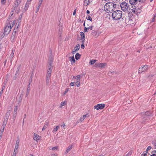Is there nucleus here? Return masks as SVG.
Here are the masks:
<instances>
[{
    "label": "nucleus",
    "mask_w": 156,
    "mask_h": 156,
    "mask_svg": "<svg viewBox=\"0 0 156 156\" xmlns=\"http://www.w3.org/2000/svg\"><path fill=\"white\" fill-rule=\"evenodd\" d=\"M120 6L122 10L124 12L129 11L130 10L134 12L135 11V8H133V6L129 5V4L126 2H122Z\"/></svg>",
    "instance_id": "f257e3e1"
},
{
    "label": "nucleus",
    "mask_w": 156,
    "mask_h": 156,
    "mask_svg": "<svg viewBox=\"0 0 156 156\" xmlns=\"http://www.w3.org/2000/svg\"><path fill=\"white\" fill-rule=\"evenodd\" d=\"M116 6V4L109 2L105 4L104 6V8L105 11L108 13H111L115 10Z\"/></svg>",
    "instance_id": "f03ea898"
},
{
    "label": "nucleus",
    "mask_w": 156,
    "mask_h": 156,
    "mask_svg": "<svg viewBox=\"0 0 156 156\" xmlns=\"http://www.w3.org/2000/svg\"><path fill=\"white\" fill-rule=\"evenodd\" d=\"M48 57V72L46 75V77H50L51 73L53 69L52 62L53 58L52 55L51 54L49 55Z\"/></svg>",
    "instance_id": "7ed1b4c3"
},
{
    "label": "nucleus",
    "mask_w": 156,
    "mask_h": 156,
    "mask_svg": "<svg viewBox=\"0 0 156 156\" xmlns=\"http://www.w3.org/2000/svg\"><path fill=\"white\" fill-rule=\"evenodd\" d=\"M122 12L121 11L117 10L112 14V16L114 20H119L122 17Z\"/></svg>",
    "instance_id": "20e7f679"
},
{
    "label": "nucleus",
    "mask_w": 156,
    "mask_h": 156,
    "mask_svg": "<svg viewBox=\"0 0 156 156\" xmlns=\"http://www.w3.org/2000/svg\"><path fill=\"white\" fill-rule=\"evenodd\" d=\"M149 68V66L147 65H145L144 66H142L141 67H140L139 69V73H142L143 72L146 71Z\"/></svg>",
    "instance_id": "39448f33"
},
{
    "label": "nucleus",
    "mask_w": 156,
    "mask_h": 156,
    "mask_svg": "<svg viewBox=\"0 0 156 156\" xmlns=\"http://www.w3.org/2000/svg\"><path fill=\"white\" fill-rule=\"evenodd\" d=\"M92 20H85L83 24V25L85 26V25L86 26H89V27H88V29H90L91 30H92V27L91 26L92 23Z\"/></svg>",
    "instance_id": "423d86ee"
},
{
    "label": "nucleus",
    "mask_w": 156,
    "mask_h": 156,
    "mask_svg": "<svg viewBox=\"0 0 156 156\" xmlns=\"http://www.w3.org/2000/svg\"><path fill=\"white\" fill-rule=\"evenodd\" d=\"M150 113L148 112H143L141 114L142 118L146 120L149 119V117L150 116Z\"/></svg>",
    "instance_id": "0eeeda50"
},
{
    "label": "nucleus",
    "mask_w": 156,
    "mask_h": 156,
    "mask_svg": "<svg viewBox=\"0 0 156 156\" xmlns=\"http://www.w3.org/2000/svg\"><path fill=\"white\" fill-rule=\"evenodd\" d=\"M11 29V27H9L7 25H6L4 29V31L3 33L4 35H8Z\"/></svg>",
    "instance_id": "6e6552de"
},
{
    "label": "nucleus",
    "mask_w": 156,
    "mask_h": 156,
    "mask_svg": "<svg viewBox=\"0 0 156 156\" xmlns=\"http://www.w3.org/2000/svg\"><path fill=\"white\" fill-rule=\"evenodd\" d=\"M105 105L104 104H98L94 106V108L97 110L102 109L105 107Z\"/></svg>",
    "instance_id": "1a4fd4ad"
},
{
    "label": "nucleus",
    "mask_w": 156,
    "mask_h": 156,
    "mask_svg": "<svg viewBox=\"0 0 156 156\" xmlns=\"http://www.w3.org/2000/svg\"><path fill=\"white\" fill-rule=\"evenodd\" d=\"M21 0H16V1L14 2V8L15 10L17 9V7L20 3Z\"/></svg>",
    "instance_id": "9d476101"
},
{
    "label": "nucleus",
    "mask_w": 156,
    "mask_h": 156,
    "mask_svg": "<svg viewBox=\"0 0 156 156\" xmlns=\"http://www.w3.org/2000/svg\"><path fill=\"white\" fill-rule=\"evenodd\" d=\"M80 45L79 44H77L74 48L73 51L72 53L73 54H75L76 51H77L80 49Z\"/></svg>",
    "instance_id": "9b49d317"
},
{
    "label": "nucleus",
    "mask_w": 156,
    "mask_h": 156,
    "mask_svg": "<svg viewBox=\"0 0 156 156\" xmlns=\"http://www.w3.org/2000/svg\"><path fill=\"white\" fill-rule=\"evenodd\" d=\"M15 23V20H11L8 23H7L6 25L12 28V27H13Z\"/></svg>",
    "instance_id": "f8f14e48"
},
{
    "label": "nucleus",
    "mask_w": 156,
    "mask_h": 156,
    "mask_svg": "<svg viewBox=\"0 0 156 156\" xmlns=\"http://www.w3.org/2000/svg\"><path fill=\"white\" fill-rule=\"evenodd\" d=\"M95 65L96 67H98L102 68L105 66L106 65V64L103 63H96Z\"/></svg>",
    "instance_id": "ddd939ff"
},
{
    "label": "nucleus",
    "mask_w": 156,
    "mask_h": 156,
    "mask_svg": "<svg viewBox=\"0 0 156 156\" xmlns=\"http://www.w3.org/2000/svg\"><path fill=\"white\" fill-rule=\"evenodd\" d=\"M34 137L33 138L36 141H37L38 140H39L41 137V136L35 133H34Z\"/></svg>",
    "instance_id": "4468645a"
},
{
    "label": "nucleus",
    "mask_w": 156,
    "mask_h": 156,
    "mask_svg": "<svg viewBox=\"0 0 156 156\" xmlns=\"http://www.w3.org/2000/svg\"><path fill=\"white\" fill-rule=\"evenodd\" d=\"M15 30H16V29H14V30H13V33L12 34V35L11 37V39L13 41L15 39V37L16 33V31Z\"/></svg>",
    "instance_id": "2eb2a0df"
},
{
    "label": "nucleus",
    "mask_w": 156,
    "mask_h": 156,
    "mask_svg": "<svg viewBox=\"0 0 156 156\" xmlns=\"http://www.w3.org/2000/svg\"><path fill=\"white\" fill-rule=\"evenodd\" d=\"M138 0H129V2L130 4L131 5H134L136 4Z\"/></svg>",
    "instance_id": "dca6fc26"
},
{
    "label": "nucleus",
    "mask_w": 156,
    "mask_h": 156,
    "mask_svg": "<svg viewBox=\"0 0 156 156\" xmlns=\"http://www.w3.org/2000/svg\"><path fill=\"white\" fill-rule=\"evenodd\" d=\"M69 58H70L69 60L71 62V63L72 64H73L75 62V60L74 59V57L73 56L72 57H70Z\"/></svg>",
    "instance_id": "f3484780"
},
{
    "label": "nucleus",
    "mask_w": 156,
    "mask_h": 156,
    "mask_svg": "<svg viewBox=\"0 0 156 156\" xmlns=\"http://www.w3.org/2000/svg\"><path fill=\"white\" fill-rule=\"evenodd\" d=\"M92 2L91 0H85L84 4V5H87L90 4Z\"/></svg>",
    "instance_id": "a211bd4d"
},
{
    "label": "nucleus",
    "mask_w": 156,
    "mask_h": 156,
    "mask_svg": "<svg viewBox=\"0 0 156 156\" xmlns=\"http://www.w3.org/2000/svg\"><path fill=\"white\" fill-rule=\"evenodd\" d=\"M49 123L48 122H46L45 124L42 129L43 131L45 129H46L48 126Z\"/></svg>",
    "instance_id": "6ab92c4d"
},
{
    "label": "nucleus",
    "mask_w": 156,
    "mask_h": 156,
    "mask_svg": "<svg viewBox=\"0 0 156 156\" xmlns=\"http://www.w3.org/2000/svg\"><path fill=\"white\" fill-rule=\"evenodd\" d=\"M87 117V115H84L81 118H80V119L79 120V122H82L84 119Z\"/></svg>",
    "instance_id": "aec40b11"
},
{
    "label": "nucleus",
    "mask_w": 156,
    "mask_h": 156,
    "mask_svg": "<svg viewBox=\"0 0 156 156\" xmlns=\"http://www.w3.org/2000/svg\"><path fill=\"white\" fill-rule=\"evenodd\" d=\"M72 146L71 145L70 146H69L66 149V151L65 152V154L67 153L70 150H71L72 148Z\"/></svg>",
    "instance_id": "412c9836"
},
{
    "label": "nucleus",
    "mask_w": 156,
    "mask_h": 156,
    "mask_svg": "<svg viewBox=\"0 0 156 156\" xmlns=\"http://www.w3.org/2000/svg\"><path fill=\"white\" fill-rule=\"evenodd\" d=\"M30 4H29V3H26V4H25V7H24V9L25 10V11H26L27 10Z\"/></svg>",
    "instance_id": "4be33fe9"
},
{
    "label": "nucleus",
    "mask_w": 156,
    "mask_h": 156,
    "mask_svg": "<svg viewBox=\"0 0 156 156\" xmlns=\"http://www.w3.org/2000/svg\"><path fill=\"white\" fill-rule=\"evenodd\" d=\"M59 128V126H57L55 128H54L52 130V132L53 133H55L56 131H57L58 129Z\"/></svg>",
    "instance_id": "5701e85b"
},
{
    "label": "nucleus",
    "mask_w": 156,
    "mask_h": 156,
    "mask_svg": "<svg viewBox=\"0 0 156 156\" xmlns=\"http://www.w3.org/2000/svg\"><path fill=\"white\" fill-rule=\"evenodd\" d=\"M80 75H78L76 76H73V77L75 79H76L77 80H80Z\"/></svg>",
    "instance_id": "b1692460"
},
{
    "label": "nucleus",
    "mask_w": 156,
    "mask_h": 156,
    "mask_svg": "<svg viewBox=\"0 0 156 156\" xmlns=\"http://www.w3.org/2000/svg\"><path fill=\"white\" fill-rule=\"evenodd\" d=\"M80 55L78 53H77L75 55V58L76 60L78 59L80 57Z\"/></svg>",
    "instance_id": "393cba45"
},
{
    "label": "nucleus",
    "mask_w": 156,
    "mask_h": 156,
    "mask_svg": "<svg viewBox=\"0 0 156 156\" xmlns=\"http://www.w3.org/2000/svg\"><path fill=\"white\" fill-rule=\"evenodd\" d=\"M80 80H78L76 82V85L77 87H79L80 85Z\"/></svg>",
    "instance_id": "a878e982"
},
{
    "label": "nucleus",
    "mask_w": 156,
    "mask_h": 156,
    "mask_svg": "<svg viewBox=\"0 0 156 156\" xmlns=\"http://www.w3.org/2000/svg\"><path fill=\"white\" fill-rule=\"evenodd\" d=\"M96 61L97 60H92L90 61L89 63L90 64L92 65L94 64Z\"/></svg>",
    "instance_id": "bb28decb"
},
{
    "label": "nucleus",
    "mask_w": 156,
    "mask_h": 156,
    "mask_svg": "<svg viewBox=\"0 0 156 156\" xmlns=\"http://www.w3.org/2000/svg\"><path fill=\"white\" fill-rule=\"evenodd\" d=\"M80 34L81 35V38H85L84 34L83 33V32H80Z\"/></svg>",
    "instance_id": "cd10ccee"
},
{
    "label": "nucleus",
    "mask_w": 156,
    "mask_h": 156,
    "mask_svg": "<svg viewBox=\"0 0 156 156\" xmlns=\"http://www.w3.org/2000/svg\"><path fill=\"white\" fill-rule=\"evenodd\" d=\"M30 89V87L29 88L28 87V88H27V92H26V97H27L28 96V95L29 94Z\"/></svg>",
    "instance_id": "c85d7f7f"
},
{
    "label": "nucleus",
    "mask_w": 156,
    "mask_h": 156,
    "mask_svg": "<svg viewBox=\"0 0 156 156\" xmlns=\"http://www.w3.org/2000/svg\"><path fill=\"white\" fill-rule=\"evenodd\" d=\"M32 76H31L29 80V83L28 85V87L29 88H30V83L32 82Z\"/></svg>",
    "instance_id": "c756f323"
},
{
    "label": "nucleus",
    "mask_w": 156,
    "mask_h": 156,
    "mask_svg": "<svg viewBox=\"0 0 156 156\" xmlns=\"http://www.w3.org/2000/svg\"><path fill=\"white\" fill-rule=\"evenodd\" d=\"M50 77H46V84L48 85V84L49 82V80Z\"/></svg>",
    "instance_id": "7c9ffc66"
},
{
    "label": "nucleus",
    "mask_w": 156,
    "mask_h": 156,
    "mask_svg": "<svg viewBox=\"0 0 156 156\" xmlns=\"http://www.w3.org/2000/svg\"><path fill=\"white\" fill-rule=\"evenodd\" d=\"M17 150H14V152L12 156H16V154L17 153Z\"/></svg>",
    "instance_id": "2f4dec72"
},
{
    "label": "nucleus",
    "mask_w": 156,
    "mask_h": 156,
    "mask_svg": "<svg viewBox=\"0 0 156 156\" xmlns=\"http://www.w3.org/2000/svg\"><path fill=\"white\" fill-rule=\"evenodd\" d=\"M66 104V103L64 101L63 102H62L60 105V107L61 108L62 107V106H64Z\"/></svg>",
    "instance_id": "473e14b6"
},
{
    "label": "nucleus",
    "mask_w": 156,
    "mask_h": 156,
    "mask_svg": "<svg viewBox=\"0 0 156 156\" xmlns=\"http://www.w3.org/2000/svg\"><path fill=\"white\" fill-rule=\"evenodd\" d=\"M58 147H51L50 148V149H51L52 150H56L57 149Z\"/></svg>",
    "instance_id": "72a5a7b5"
},
{
    "label": "nucleus",
    "mask_w": 156,
    "mask_h": 156,
    "mask_svg": "<svg viewBox=\"0 0 156 156\" xmlns=\"http://www.w3.org/2000/svg\"><path fill=\"white\" fill-rule=\"evenodd\" d=\"M17 106H16L14 108V113H13L15 114H17Z\"/></svg>",
    "instance_id": "f704fd0d"
},
{
    "label": "nucleus",
    "mask_w": 156,
    "mask_h": 156,
    "mask_svg": "<svg viewBox=\"0 0 156 156\" xmlns=\"http://www.w3.org/2000/svg\"><path fill=\"white\" fill-rule=\"evenodd\" d=\"M59 32L60 34H61L62 32V25H61L60 26Z\"/></svg>",
    "instance_id": "c9c22d12"
},
{
    "label": "nucleus",
    "mask_w": 156,
    "mask_h": 156,
    "mask_svg": "<svg viewBox=\"0 0 156 156\" xmlns=\"http://www.w3.org/2000/svg\"><path fill=\"white\" fill-rule=\"evenodd\" d=\"M8 120H5V119H4V121L3 122V124L5 125H6L7 122Z\"/></svg>",
    "instance_id": "e433bc0d"
},
{
    "label": "nucleus",
    "mask_w": 156,
    "mask_h": 156,
    "mask_svg": "<svg viewBox=\"0 0 156 156\" xmlns=\"http://www.w3.org/2000/svg\"><path fill=\"white\" fill-rule=\"evenodd\" d=\"M18 147H19V144H16L14 150H17Z\"/></svg>",
    "instance_id": "4c0bfd02"
},
{
    "label": "nucleus",
    "mask_w": 156,
    "mask_h": 156,
    "mask_svg": "<svg viewBox=\"0 0 156 156\" xmlns=\"http://www.w3.org/2000/svg\"><path fill=\"white\" fill-rule=\"evenodd\" d=\"M69 90V88H67L66 89L65 91L64 92V93L63 94V95H65V94L68 92Z\"/></svg>",
    "instance_id": "58836bf2"
},
{
    "label": "nucleus",
    "mask_w": 156,
    "mask_h": 156,
    "mask_svg": "<svg viewBox=\"0 0 156 156\" xmlns=\"http://www.w3.org/2000/svg\"><path fill=\"white\" fill-rule=\"evenodd\" d=\"M132 152L131 151H130L126 155V156H129L132 154Z\"/></svg>",
    "instance_id": "ea45409f"
},
{
    "label": "nucleus",
    "mask_w": 156,
    "mask_h": 156,
    "mask_svg": "<svg viewBox=\"0 0 156 156\" xmlns=\"http://www.w3.org/2000/svg\"><path fill=\"white\" fill-rule=\"evenodd\" d=\"M86 19L87 20H92V18L89 15L87 16L86 17Z\"/></svg>",
    "instance_id": "a19ab883"
},
{
    "label": "nucleus",
    "mask_w": 156,
    "mask_h": 156,
    "mask_svg": "<svg viewBox=\"0 0 156 156\" xmlns=\"http://www.w3.org/2000/svg\"><path fill=\"white\" fill-rule=\"evenodd\" d=\"M3 129H1L0 130V136H2L3 133L4 131Z\"/></svg>",
    "instance_id": "79ce46f5"
},
{
    "label": "nucleus",
    "mask_w": 156,
    "mask_h": 156,
    "mask_svg": "<svg viewBox=\"0 0 156 156\" xmlns=\"http://www.w3.org/2000/svg\"><path fill=\"white\" fill-rule=\"evenodd\" d=\"M151 148V146H148L147 147V149L146 150V151H146V152H147Z\"/></svg>",
    "instance_id": "37998d69"
},
{
    "label": "nucleus",
    "mask_w": 156,
    "mask_h": 156,
    "mask_svg": "<svg viewBox=\"0 0 156 156\" xmlns=\"http://www.w3.org/2000/svg\"><path fill=\"white\" fill-rule=\"evenodd\" d=\"M9 116L8 115H7L5 114V120H8V119L9 118Z\"/></svg>",
    "instance_id": "c03bdc74"
},
{
    "label": "nucleus",
    "mask_w": 156,
    "mask_h": 156,
    "mask_svg": "<svg viewBox=\"0 0 156 156\" xmlns=\"http://www.w3.org/2000/svg\"><path fill=\"white\" fill-rule=\"evenodd\" d=\"M18 21L17 22L16 25H17V26H19L20 25V20H18Z\"/></svg>",
    "instance_id": "a18cd8bd"
},
{
    "label": "nucleus",
    "mask_w": 156,
    "mask_h": 156,
    "mask_svg": "<svg viewBox=\"0 0 156 156\" xmlns=\"http://www.w3.org/2000/svg\"><path fill=\"white\" fill-rule=\"evenodd\" d=\"M5 126L6 125L2 124L1 129H3V130H4V128H5Z\"/></svg>",
    "instance_id": "49530a36"
},
{
    "label": "nucleus",
    "mask_w": 156,
    "mask_h": 156,
    "mask_svg": "<svg viewBox=\"0 0 156 156\" xmlns=\"http://www.w3.org/2000/svg\"><path fill=\"white\" fill-rule=\"evenodd\" d=\"M43 1V0H39L38 2V4L41 5L42 2Z\"/></svg>",
    "instance_id": "de8ad7c7"
},
{
    "label": "nucleus",
    "mask_w": 156,
    "mask_h": 156,
    "mask_svg": "<svg viewBox=\"0 0 156 156\" xmlns=\"http://www.w3.org/2000/svg\"><path fill=\"white\" fill-rule=\"evenodd\" d=\"M6 0H1V3L2 4H4L6 3Z\"/></svg>",
    "instance_id": "09e8293b"
},
{
    "label": "nucleus",
    "mask_w": 156,
    "mask_h": 156,
    "mask_svg": "<svg viewBox=\"0 0 156 156\" xmlns=\"http://www.w3.org/2000/svg\"><path fill=\"white\" fill-rule=\"evenodd\" d=\"M10 110L8 111L7 112H6V115H8L9 116L10 115Z\"/></svg>",
    "instance_id": "8fccbe9b"
},
{
    "label": "nucleus",
    "mask_w": 156,
    "mask_h": 156,
    "mask_svg": "<svg viewBox=\"0 0 156 156\" xmlns=\"http://www.w3.org/2000/svg\"><path fill=\"white\" fill-rule=\"evenodd\" d=\"M16 114H15L13 113V119L14 120H15V118H16Z\"/></svg>",
    "instance_id": "3c124183"
},
{
    "label": "nucleus",
    "mask_w": 156,
    "mask_h": 156,
    "mask_svg": "<svg viewBox=\"0 0 156 156\" xmlns=\"http://www.w3.org/2000/svg\"><path fill=\"white\" fill-rule=\"evenodd\" d=\"M88 29H89L88 28V27L87 28L86 27H85V28L84 29V31L86 32H88V31H87V30Z\"/></svg>",
    "instance_id": "603ef678"
},
{
    "label": "nucleus",
    "mask_w": 156,
    "mask_h": 156,
    "mask_svg": "<svg viewBox=\"0 0 156 156\" xmlns=\"http://www.w3.org/2000/svg\"><path fill=\"white\" fill-rule=\"evenodd\" d=\"M147 153V152H146V151H144L143 153V154H142L143 155V156H146Z\"/></svg>",
    "instance_id": "864d4df0"
},
{
    "label": "nucleus",
    "mask_w": 156,
    "mask_h": 156,
    "mask_svg": "<svg viewBox=\"0 0 156 156\" xmlns=\"http://www.w3.org/2000/svg\"><path fill=\"white\" fill-rule=\"evenodd\" d=\"M80 40L81 41V42H82V44H83V43H84V40H85V38H81L80 39Z\"/></svg>",
    "instance_id": "5fc2aeb1"
},
{
    "label": "nucleus",
    "mask_w": 156,
    "mask_h": 156,
    "mask_svg": "<svg viewBox=\"0 0 156 156\" xmlns=\"http://www.w3.org/2000/svg\"><path fill=\"white\" fill-rule=\"evenodd\" d=\"M81 48L84 49V43H83V44H82L81 46Z\"/></svg>",
    "instance_id": "6e6d98bb"
},
{
    "label": "nucleus",
    "mask_w": 156,
    "mask_h": 156,
    "mask_svg": "<svg viewBox=\"0 0 156 156\" xmlns=\"http://www.w3.org/2000/svg\"><path fill=\"white\" fill-rule=\"evenodd\" d=\"M19 142H20L19 139L18 138L16 140V144H19Z\"/></svg>",
    "instance_id": "4d7b16f0"
},
{
    "label": "nucleus",
    "mask_w": 156,
    "mask_h": 156,
    "mask_svg": "<svg viewBox=\"0 0 156 156\" xmlns=\"http://www.w3.org/2000/svg\"><path fill=\"white\" fill-rule=\"evenodd\" d=\"M14 56L13 53L11 54L10 55V57L11 58H12Z\"/></svg>",
    "instance_id": "13d9d810"
},
{
    "label": "nucleus",
    "mask_w": 156,
    "mask_h": 156,
    "mask_svg": "<svg viewBox=\"0 0 156 156\" xmlns=\"http://www.w3.org/2000/svg\"><path fill=\"white\" fill-rule=\"evenodd\" d=\"M4 35L3 33L2 34H1V36H0L1 38H3L4 37Z\"/></svg>",
    "instance_id": "bf43d9fd"
},
{
    "label": "nucleus",
    "mask_w": 156,
    "mask_h": 156,
    "mask_svg": "<svg viewBox=\"0 0 156 156\" xmlns=\"http://www.w3.org/2000/svg\"><path fill=\"white\" fill-rule=\"evenodd\" d=\"M74 83V82H71L70 83V85L71 86H73Z\"/></svg>",
    "instance_id": "052dcab7"
},
{
    "label": "nucleus",
    "mask_w": 156,
    "mask_h": 156,
    "mask_svg": "<svg viewBox=\"0 0 156 156\" xmlns=\"http://www.w3.org/2000/svg\"><path fill=\"white\" fill-rule=\"evenodd\" d=\"M133 21V20H128L129 23L130 24L131 26H133V25H131V22H132Z\"/></svg>",
    "instance_id": "680f3d73"
},
{
    "label": "nucleus",
    "mask_w": 156,
    "mask_h": 156,
    "mask_svg": "<svg viewBox=\"0 0 156 156\" xmlns=\"http://www.w3.org/2000/svg\"><path fill=\"white\" fill-rule=\"evenodd\" d=\"M76 9H75L74 10V12L73 13V15H75L76 14Z\"/></svg>",
    "instance_id": "e2e57ef3"
},
{
    "label": "nucleus",
    "mask_w": 156,
    "mask_h": 156,
    "mask_svg": "<svg viewBox=\"0 0 156 156\" xmlns=\"http://www.w3.org/2000/svg\"><path fill=\"white\" fill-rule=\"evenodd\" d=\"M31 1V0H27V2L26 3H29V4H30V2Z\"/></svg>",
    "instance_id": "0e129e2a"
},
{
    "label": "nucleus",
    "mask_w": 156,
    "mask_h": 156,
    "mask_svg": "<svg viewBox=\"0 0 156 156\" xmlns=\"http://www.w3.org/2000/svg\"><path fill=\"white\" fill-rule=\"evenodd\" d=\"M16 28L15 27L14 29H16L15 30L16 31L17 28L19 27V26H17V25H16Z\"/></svg>",
    "instance_id": "69168bd1"
},
{
    "label": "nucleus",
    "mask_w": 156,
    "mask_h": 156,
    "mask_svg": "<svg viewBox=\"0 0 156 156\" xmlns=\"http://www.w3.org/2000/svg\"><path fill=\"white\" fill-rule=\"evenodd\" d=\"M155 19H156V14H155L154 15L153 20H154Z\"/></svg>",
    "instance_id": "338daca9"
},
{
    "label": "nucleus",
    "mask_w": 156,
    "mask_h": 156,
    "mask_svg": "<svg viewBox=\"0 0 156 156\" xmlns=\"http://www.w3.org/2000/svg\"><path fill=\"white\" fill-rule=\"evenodd\" d=\"M151 156H156V154H153L152 155H151Z\"/></svg>",
    "instance_id": "774afa93"
}]
</instances>
